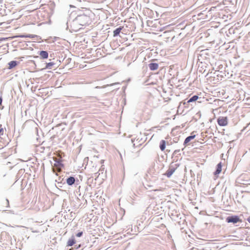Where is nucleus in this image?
Returning <instances> with one entry per match:
<instances>
[{
    "label": "nucleus",
    "instance_id": "nucleus-17",
    "mask_svg": "<svg viewBox=\"0 0 250 250\" xmlns=\"http://www.w3.org/2000/svg\"><path fill=\"white\" fill-rule=\"evenodd\" d=\"M55 64V63L53 62H50L46 63L45 68L47 69H52V66Z\"/></svg>",
    "mask_w": 250,
    "mask_h": 250
},
{
    "label": "nucleus",
    "instance_id": "nucleus-26",
    "mask_svg": "<svg viewBox=\"0 0 250 250\" xmlns=\"http://www.w3.org/2000/svg\"><path fill=\"white\" fill-rule=\"evenodd\" d=\"M153 190H154V191H156L157 190V189H152Z\"/></svg>",
    "mask_w": 250,
    "mask_h": 250
},
{
    "label": "nucleus",
    "instance_id": "nucleus-13",
    "mask_svg": "<svg viewBox=\"0 0 250 250\" xmlns=\"http://www.w3.org/2000/svg\"><path fill=\"white\" fill-rule=\"evenodd\" d=\"M76 243V241L75 238L73 236H72L71 238H70L67 243V246H72L74 245Z\"/></svg>",
    "mask_w": 250,
    "mask_h": 250
},
{
    "label": "nucleus",
    "instance_id": "nucleus-11",
    "mask_svg": "<svg viewBox=\"0 0 250 250\" xmlns=\"http://www.w3.org/2000/svg\"><path fill=\"white\" fill-rule=\"evenodd\" d=\"M124 27L123 26H120L116 29H115L113 31V37H115L118 36L120 33H121V31L123 30Z\"/></svg>",
    "mask_w": 250,
    "mask_h": 250
},
{
    "label": "nucleus",
    "instance_id": "nucleus-4",
    "mask_svg": "<svg viewBox=\"0 0 250 250\" xmlns=\"http://www.w3.org/2000/svg\"><path fill=\"white\" fill-rule=\"evenodd\" d=\"M179 165L176 164L171 163L169 167V168L167 171L165 175L167 177H170L174 172Z\"/></svg>",
    "mask_w": 250,
    "mask_h": 250
},
{
    "label": "nucleus",
    "instance_id": "nucleus-16",
    "mask_svg": "<svg viewBox=\"0 0 250 250\" xmlns=\"http://www.w3.org/2000/svg\"><path fill=\"white\" fill-rule=\"evenodd\" d=\"M35 36H36L34 35L26 34V35H18V36H16V37L22 38H33Z\"/></svg>",
    "mask_w": 250,
    "mask_h": 250
},
{
    "label": "nucleus",
    "instance_id": "nucleus-12",
    "mask_svg": "<svg viewBox=\"0 0 250 250\" xmlns=\"http://www.w3.org/2000/svg\"><path fill=\"white\" fill-rule=\"evenodd\" d=\"M19 62L16 61H12L8 63V69H11L16 66Z\"/></svg>",
    "mask_w": 250,
    "mask_h": 250
},
{
    "label": "nucleus",
    "instance_id": "nucleus-10",
    "mask_svg": "<svg viewBox=\"0 0 250 250\" xmlns=\"http://www.w3.org/2000/svg\"><path fill=\"white\" fill-rule=\"evenodd\" d=\"M75 178L73 176H70L66 179V183L69 186H72L75 182Z\"/></svg>",
    "mask_w": 250,
    "mask_h": 250
},
{
    "label": "nucleus",
    "instance_id": "nucleus-3",
    "mask_svg": "<svg viewBox=\"0 0 250 250\" xmlns=\"http://www.w3.org/2000/svg\"><path fill=\"white\" fill-rule=\"evenodd\" d=\"M226 221L227 223H231L233 224H236L237 223L242 222V220L240 219L239 217L237 215H230L228 216L226 219Z\"/></svg>",
    "mask_w": 250,
    "mask_h": 250
},
{
    "label": "nucleus",
    "instance_id": "nucleus-25",
    "mask_svg": "<svg viewBox=\"0 0 250 250\" xmlns=\"http://www.w3.org/2000/svg\"><path fill=\"white\" fill-rule=\"evenodd\" d=\"M6 201H7V203H9V201H8V200L7 199H6Z\"/></svg>",
    "mask_w": 250,
    "mask_h": 250
},
{
    "label": "nucleus",
    "instance_id": "nucleus-5",
    "mask_svg": "<svg viewBox=\"0 0 250 250\" xmlns=\"http://www.w3.org/2000/svg\"><path fill=\"white\" fill-rule=\"evenodd\" d=\"M217 123L220 126H226L228 123V118L227 117H219L217 119Z\"/></svg>",
    "mask_w": 250,
    "mask_h": 250
},
{
    "label": "nucleus",
    "instance_id": "nucleus-23",
    "mask_svg": "<svg viewBox=\"0 0 250 250\" xmlns=\"http://www.w3.org/2000/svg\"><path fill=\"white\" fill-rule=\"evenodd\" d=\"M116 83H112V84H111V85H114V84H116Z\"/></svg>",
    "mask_w": 250,
    "mask_h": 250
},
{
    "label": "nucleus",
    "instance_id": "nucleus-22",
    "mask_svg": "<svg viewBox=\"0 0 250 250\" xmlns=\"http://www.w3.org/2000/svg\"><path fill=\"white\" fill-rule=\"evenodd\" d=\"M247 221L250 223V216L247 218Z\"/></svg>",
    "mask_w": 250,
    "mask_h": 250
},
{
    "label": "nucleus",
    "instance_id": "nucleus-8",
    "mask_svg": "<svg viewBox=\"0 0 250 250\" xmlns=\"http://www.w3.org/2000/svg\"><path fill=\"white\" fill-rule=\"evenodd\" d=\"M39 54L40 55L42 59H46L48 57V53L46 51H40Z\"/></svg>",
    "mask_w": 250,
    "mask_h": 250
},
{
    "label": "nucleus",
    "instance_id": "nucleus-9",
    "mask_svg": "<svg viewBox=\"0 0 250 250\" xmlns=\"http://www.w3.org/2000/svg\"><path fill=\"white\" fill-rule=\"evenodd\" d=\"M148 67L152 71L156 70L158 68V64L156 62H151L148 64Z\"/></svg>",
    "mask_w": 250,
    "mask_h": 250
},
{
    "label": "nucleus",
    "instance_id": "nucleus-14",
    "mask_svg": "<svg viewBox=\"0 0 250 250\" xmlns=\"http://www.w3.org/2000/svg\"><path fill=\"white\" fill-rule=\"evenodd\" d=\"M166 141L162 140L160 143V148L162 151H164L166 148Z\"/></svg>",
    "mask_w": 250,
    "mask_h": 250
},
{
    "label": "nucleus",
    "instance_id": "nucleus-2",
    "mask_svg": "<svg viewBox=\"0 0 250 250\" xmlns=\"http://www.w3.org/2000/svg\"><path fill=\"white\" fill-rule=\"evenodd\" d=\"M201 97H199L197 95H193L190 97L189 99H186L183 102V104L185 105V107L189 108V104L190 103H195L197 101L198 103H201V101H198V99H201Z\"/></svg>",
    "mask_w": 250,
    "mask_h": 250
},
{
    "label": "nucleus",
    "instance_id": "nucleus-6",
    "mask_svg": "<svg viewBox=\"0 0 250 250\" xmlns=\"http://www.w3.org/2000/svg\"><path fill=\"white\" fill-rule=\"evenodd\" d=\"M222 163L220 162L217 165L215 171L214 172L213 174L215 176L217 177L218 175L222 171Z\"/></svg>",
    "mask_w": 250,
    "mask_h": 250
},
{
    "label": "nucleus",
    "instance_id": "nucleus-21",
    "mask_svg": "<svg viewBox=\"0 0 250 250\" xmlns=\"http://www.w3.org/2000/svg\"><path fill=\"white\" fill-rule=\"evenodd\" d=\"M75 247L76 248V249H78L80 247V245H79V246H77V245H75Z\"/></svg>",
    "mask_w": 250,
    "mask_h": 250
},
{
    "label": "nucleus",
    "instance_id": "nucleus-7",
    "mask_svg": "<svg viewBox=\"0 0 250 250\" xmlns=\"http://www.w3.org/2000/svg\"><path fill=\"white\" fill-rule=\"evenodd\" d=\"M196 135H192V134H191V135L187 137L184 142V144H183V145L185 146V147L186 146V145L192 140H193V139H194V138L195 137Z\"/></svg>",
    "mask_w": 250,
    "mask_h": 250
},
{
    "label": "nucleus",
    "instance_id": "nucleus-18",
    "mask_svg": "<svg viewBox=\"0 0 250 250\" xmlns=\"http://www.w3.org/2000/svg\"><path fill=\"white\" fill-rule=\"evenodd\" d=\"M180 149L175 150L173 152V155H180Z\"/></svg>",
    "mask_w": 250,
    "mask_h": 250
},
{
    "label": "nucleus",
    "instance_id": "nucleus-24",
    "mask_svg": "<svg viewBox=\"0 0 250 250\" xmlns=\"http://www.w3.org/2000/svg\"><path fill=\"white\" fill-rule=\"evenodd\" d=\"M146 186H148V187H151V186H149V185H146Z\"/></svg>",
    "mask_w": 250,
    "mask_h": 250
},
{
    "label": "nucleus",
    "instance_id": "nucleus-19",
    "mask_svg": "<svg viewBox=\"0 0 250 250\" xmlns=\"http://www.w3.org/2000/svg\"><path fill=\"white\" fill-rule=\"evenodd\" d=\"M83 231H80L78 233H77L76 235L77 237H80L83 235Z\"/></svg>",
    "mask_w": 250,
    "mask_h": 250
},
{
    "label": "nucleus",
    "instance_id": "nucleus-15",
    "mask_svg": "<svg viewBox=\"0 0 250 250\" xmlns=\"http://www.w3.org/2000/svg\"><path fill=\"white\" fill-rule=\"evenodd\" d=\"M55 162L56 163L55 164V165L56 166H59V167H63V164L62 163V160L58 158H55L54 159Z\"/></svg>",
    "mask_w": 250,
    "mask_h": 250
},
{
    "label": "nucleus",
    "instance_id": "nucleus-1",
    "mask_svg": "<svg viewBox=\"0 0 250 250\" xmlns=\"http://www.w3.org/2000/svg\"><path fill=\"white\" fill-rule=\"evenodd\" d=\"M93 15L90 10L85 9L83 13H80L72 21L69 31L71 32H77L82 28V26L89 24L91 22Z\"/></svg>",
    "mask_w": 250,
    "mask_h": 250
},
{
    "label": "nucleus",
    "instance_id": "nucleus-20",
    "mask_svg": "<svg viewBox=\"0 0 250 250\" xmlns=\"http://www.w3.org/2000/svg\"><path fill=\"white\" fill-rule=\"evenodd\" d=\"M2 102V99L1 97H0V105L1 104Z\"/></svg>",
    "mask_w": 250,
    "mask_h": 250
}]
</instances>
